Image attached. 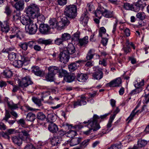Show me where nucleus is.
I'll return each mask as SVG.
<instances>
[{
  "label": "nucleus",
  "mask_w": 149,
  "mask_h": 149,
  "mask_svg": "<svg viewBox=\"0 0 149 149\" xmlns=\"http://www.w3.org/2000/svg\"><path fill=\"white\" fill-rule=\"evenodd\" d=\"M25 107L26 109L28 111H35L39 110L38 109H35L33 108L32 107H30L29 106H25Z\"/></svg>",
  "instance_id": "nucleus-60"
},
{
  "label": "nucleus",
  "mask_w": 149,
  "mask_h": 149,
  "mask_svg": "<svg viewBox=\"0 0 149 149\" xmlns=\"http://www.w3.org/2000/svg\"><path fill=\"white\" fill-rule=\"evenodd\" d=\"M49 72L45 77L47 81H54L55 74L58 73V68L55 66L49 67L48 68Z\"/></svg>",
  "instance_id": "nucleus-4"
},
{
  "label": "nucleus",
  "mask_w": 149,
  "mask_h": 149,
  "mask_svg": "<svg viewBox=\"0 0 149 149\" xmlns=\"http://www.w3.org/2000/svg\"><path fill=\"white\" fill-rule=\"evenodd\" d=\"M58 3L61 6H63L66 3V0H58Z\"/></svg>",
  "instance_id": "nucleus-63"
},
{
  "label": "nucleus",
  "mask_w": 149,
  "mask_h": 149,
  "mask_svg": "<svg viewBox=\"0 0 149 149\" xmlns=\"http://www.w3.org/2000/svg\"><path fill=\"white\" fill-rule=\"evenodd\" d=\"M82 60H79L74 62L71 63L68 66V69L71 72H73L77 69L78 67L79 66L80 64L84 62Z\"/></svg>",
  "instance_id": "nucleus-9"
},
{
  "label": "nucleus",
  "mask_w": 149,
  "mask_h": 149,
  "mask_svg": "<svg viewBox=\"0 0 149 149\" xmlns=\"http://www.w3.org/2000/svg\"><path fill=\"white\" fill-rule=\"evenodd\" d=\"M5 13H6L7 15H9L11 13V11L8 6H6L5 8Z\"/></svg>",
  "instance_id": "nucleus-61"
},
{
  "label": "nucleus",
  "mask_w": 149,
  "mask_h": 149,
  "mask_svg": "<svg viewBox=\"0 0 149 149\" xmlns=\"http://www.w3.org/2000/svg\"><path fill=\"white\" fill-rule=\"evenodd\" d=\"M19 46L22 49L26 51L28 48V45L27 42H24L23 43H20L19 45Z\"/></svg>",
  "instance_id": "nucleus-45"
},
{
  "label": "nucleus",
  "mask_w": 149,
  "mask_h": 149,
  "mask_svg": "<svg viewBox=\"0 0 149 149\" xmlns=\"http://www.w3.org/2000/svg\"><path fill=\"white\" fill-rule=\"evenodd\" d=\"M133 6L132 4L129 3H125L124 4V8L126 10H133Z\"/></svg>",
  "instance_id": "nucleus-42"
},
{
  "label": "nucleus",
  "mask_w": 149,
  "mask_h": 149,
  "mask_svg": "<svg viewBox=\"0 0 149 149\" xmlns=\"http://www.w3.org/2000/svg\"><path fill=\"white\" fill-rule=\"evenodd\" d=\"M137 112H132L130 116L127 119V121H128L127 123H129V122L132 120L133 118L135 115L136 114Z\"/></svg>",
  "instance_id": "nucleus-54"
},
{
  "label": "nucleus",
  "mask_w": 149,
  "mask_h": 149,
  "mask_svg": "<svg viewBox=\"0 0 149 149\" xmlns=\"http://www.w3.org/2000/svg\"><path fill=\"white\" fill-rule=\"evenodd\" d=\"M58 140L57 137H54L51 140V143L52 145L55 146L58 143Z\"/></svg>",
  "instance_id": "nucleus-47"
},
{
  "label": "nucleus",
  "mask_w": 149,
  "mask_h": 149,
  "mask_svg": "<svg viewBox=\"0 0 149 149\" xmlns=\"http://www.w3.org/2000/svg\"><path fill=\"white\" fill-rule=\"evenodd\" d=\"M117 113H115L111 115L109 120L108 121V123L107 125V127L108 128H110L112 126V123L113 122V120L115 118Z\"/></svg>",
  "instance_id": "nucleus-30"
},
{
  "label": "nucleus",
  "mask_w": 149,
  "mask_h": 149,
  "mask_svg": "<svg viewBox=\"0 0 149 149\" xmlns=\"http://www.w3.org/2000/svg\"><path fill=\"white\" fill-rule=\"evenodd\" d=\"M74 37L72 38V40L77 41L78 40H79L80 39H79V34L78 32H76L73 35Z\"/></svg>",
  "instance_id": "nucleus-53"
},
{
  "label": "nucleus",
  "mask_w": 149,
  "mask_h": 149,
  "mask_svg": "<svg viewBox=\"0 0 149 149\" xmlns=\"http://www.w3.org/2000/svg\"><path fill=\"white\" fill-rule=\"evenodd\" d=\"M81 141V139L78 138L72 139L70 142V145L73 146L78 144Z\"/></svg>",
  "instance_id": "nucleus-27"
},
{
  "label": "nucleus",
  "mask_w": 149,
  "mask_h": 149,
  "mask_svg": "<svg viewBox=\"0 0 149 149\" xmlns=\"http://www.w3.org/2000/svg\"><path fill=\"white\" fill-rule=\"evenodd\" d=\"M13 142L15 144L20 146L22 143V138L19 136H15L12 138Z\"/></svg>",
  "instance_id": "nucleus-19"
},
{
  "label": "nucleus",
  "mask_w": 149,
  "mask_h": 149,
  "mask_svg": "<svg viewBox=\"0 0 149 149\" xmlns=\"http://www.w3.org/2000/svg\"><path fill=\"white\" fill-rule=\"evenodd\" d=\"M122 146L121 143L116 144L112 145L109 149H121Z\"/></svg>",
  "instance_id": "nucleus-44"
},
{
  "label": "nucleus",
  "mask_w": 149,
  "mask_h": 149,
  "mask_svg": "<svg viewBox=\"0 0 149 149\" xmlns=\"http://www.w3.org/2000/svg\"><path fill=\"white\" fill-rule=\"evenodd\" d=\"M3 74L5 77L9 78L12 76V72L10 70H6L3 71Z\"/></svg>",
  "instance_id": "nucleus-34"
},
{
  "label": "nucleus",
  "mask_w": 149,
  "mask_h": 149,
  "mask_svg": "<svg viewBox=\"0 0 149 149\" xmlns=\"http://www.w3.org/2000/svg\"><path fill=\"white\" fill-rule=\"evenodd\" d=\"M69 23V21L63 19L61 21L57 22L56 28L58 29H61L64 26L68 25Z\"/></svg>",
  "instance_id": "nucleus-18"
},
{
  "label": "nucleus",
  "mask_w": 149,
  "mask_h": 149,
  "mask_svg": "<svg viewBox=\"0 0 149 149\" xmlns=\"http://www.w3.org/2000/svg\"><path fill=\"white\" fill-rule=\"evenodd\" d=\"M32 84L33 82L30 77L26 76L22 79L20 85L22 87H26Z\"/></svg>",
  "instance_id": "nucleus-13"
},
{
  "label": "nucleus",
  "mask_w": 149,
  "mask_h": 149,
  "mask_svg": "<svg viewBox=\"0 0 149 149\" xmlns=\"http://www.w3.org/2000/svg\"><path fill=\"white\" fill-rule=\"evenodd\" d=\"M52 40L50 39L44 40V45H50L52 44Z\"/></svg>",
  "instance_id": "nucleus-62"
},
{
  "label": "nucleus",
  "mask_w": 149,
  "mask_h": 149,
  "mask_svg": "<svg viewBox=\"0 0 149 149\" xmlns=\"http://www.w3.org/2000/svg\"><path fill=\"white\" fill-rule=\"evenodd\" d=\"M89 18L87 13H85L82 15L80 18V21L84 26L87 25Z\"/></svg>",
  "instance_id": "nucleus-17"
},
{
  "label": "nucleus",
  "mask_w": 149,
  "mask_h": 149,
  "mask_svg": "<svg viewBox=\"0 0 149 149\" xmlns=\"http://www.w3.org/2000/svg\"><path fill=\"white\" fill-rule=\"evenodd\" d=\"M122 50L124 51L125 54H127L128 52H130L131 49L130 47L123 46Z\"/></svg>",
  "instance_id": "nucleus-51"
},
{
  "label": "nucleus",
  "mask_w": 149,
  "mask_h": 149,
  "mask_svg": "<svg viewBox=\"0 0 149 149\" xmlns=\"http://www.w3.org/2000/svg\"><path fill=\"white\" fill-rule=\"evenodd\" d=\"M102 14L103 16L106 18L111 17L113 15L112 12L108 11L106 8L105 11Z\"/></svg>",
  "instance_id": "nucleus-39"
},
{
  "label": "nucleus",
  "mask_w": 149,
  "mask_h": 149,
  "mask_svg": "<svg viewBox=\"0 0 149 149\" xmlns=\"http://www.w3.org/2000/svg\"><path fill=\"white\" fill-rule=\"evenodd\" d=\"M20 11H17L15 15L13 16V18L16 20L18 19L20 17L21 13Z\"/></svg>",
  "instance_id": "nucleus-59"
},
{
  "label": "nucleus",
  "mask_w": 149,
  "mask_h": 149,
  "mask_svg": "<svg viewBox=\"0 0 149 149\" xmlns=\"http://www.w3.org/2000/svg\"><path fill=\"white\" fill-rule=\"evenodd\" d=\"M18 124H20L22 127L26 125L25 121L23 118L17 121Z\"/></svg>",
  "instance_id": "nucleus-58"
},
{
  "label": "nucleus",
  "mask_w": 149,
  "mask_h": 149,
  "mask_svg": "<svg viewBox=\"0 0 149 149\" xmlns=\"http://www.w3.org/2000/svg\"><path fill=\"white\" fill-rule=\"evenodd\" d=\"M65 15L70 19L75 17L77 15V7L76 5H70L66 6L64 11Z\"/></svg>",
  "instance_id": "nucleus-3"
},
{
  "label": "nucleus",
  "mask_w": 149,
  "mask_h": 149,
  "mask_svg": "<svg viewBox=\"0 0 149 149\" xmlns=\"http://www.w3.org/2000/svg\"><path fill=\"white\" fill-rule=\"evenodd\" d=\"M17 54L15 52H10L8 54L9 59L11 61H13L17 58Z\"/></svg>",
  "instance_id": "nucleus-36"
},
{
  "label": "nucleus",
  "mask_w": 149,
  "mask_h": 149,
  "mask_svg": "<svg viewBox=\"0 0 149 149\" xmlns=\"http://www.w3.org/2000/svg\"><path fill=\"white\" fill-rule=\"evenodd\" d=\"M99 117L96 115H94L93 117L87 121H85L83 122L84 124H87V126L88 129L83 132L84 134L88 136L92 134V131L95 132L98 130L100 128V126L97 123V119Z\"/></svg>",
  "instance_id": "nucleus-2"
},
{
  "label": "nucleus",
  "mask_w": 149,
  "mask_h": 149,
  "mask_svg": "<svg viewBox=\"0 0 149 149\" xmlns=\"http://www.w3.org/2000/svg\"><path fill=\"white\" fill-rule=\"evenodd\" d=\"M106 32V29L104 27H101L99 31V36L102 37L103 35L105 34Z\"/></svg>",
  "instance_id": "nucleus-50"
},
{
  "label": "nucleus",
  "mask_w": 149,
  "mask_h": 149,
  "mask_svg": "<svg viewBox=\"0 0 149 149\" xmlns=\"http://www.w3.org/2000/svg\"><path fill=\"white\" fill-rule=\"evenodd\" d=\"M31 19H28L25 17L22 18V19L21 20V22L22 24L24 25H29V23L31 21H32Z\"/></svg>",
  "instance_id": "nucleus-41"
},
{
  "label": "nucleus",
  "mask_w": 149,
  "mask_h": 149,
  "mask_svg": "<svg viewBox=\"0 0 149 149\" xmlns=\"http://www.w3.org/2000/svg\"><path fill=\"white\" fill-rule=\"evenodd\" d=\"M88 37L86 36L83 39H80L79 40V43L80 46H84L88 42Z\"/></svg>",
  "instance_id": "nucleus-29"
},
{
  "label": "nucleus",
  "mask_w": 149,
  "mask_h": 149,
  "mask_svg": "<svg viewBox=\"0 0 149 149\" xmlns=\"http://www.w3.org/2000/svg\"><path fill=\"white\" fill-rule=\"evenodd\" d=\"M145 99L144 101V103L147 104L149 103V84L148 85L145 90Z\"/></svg>",
  "instance_id": "nucleus-28"
},
{
  "label": "nucleus",
  "mask_w": 149,
  "mask_h": 149,
  "mask_svg": "<svg viewBox=\"0 0 149 149\" xmlns=\"http://www.w3.org/2000/svg\"><path fill=\"white\" fill-rule=\"evenodd\" d=\"M104 6H105L102 3L98 5V7L95 12V16L98 17L99 19H100L103 15V12L105 11V8Z\"/></svg>",
  "instance_id": "nucleus-8"
},
{
  "label": "nucleus",
  "mask_w": 149,
  "mask_h": 149,
  "mask_svg": "<svg viewBox=\"0 0 149 149\" xmlns=\"http://www.w3.org/2000/svg\"><path fill=\"white\" fill-rule=\"evenodd\" d=\"M24 0H20L16 1L13 6L17 11H21L24 9Z\"/></svg>",
  "instance_id": "nucleus-11"
},
{
  "label": "nucleus",
  "mask_w": 149,
  "mask_h": 149,
  "mask_svg": "<svg viewBox=\"0 0 149 149\" xmlns=\"http://www.w3.org/2000/svg\"><path fill=\"white\" fill-rule=\"evenodd\" d=\"M141 8V7H140V6L136 3L134 6H133V10H132L138 12L140 10Z\"/></svg>",
  "instance_id": "nucleus-52"
},
{
  "label": "nucleus",
  "mask_w": 149,
  "mask_h": 149,
  "mask_svg": "<svg viewBox=\"0 0 149 149\" xmlns=\"http://www.w3.org/2000/svg\"><path fill=\"white\" fill-rule=\"evenodd\" d=\"M1 135L3 137L8 140L10 139V137L7 133L3 132L1 134Z\"/></svg>",
  "instance_id": "nucleus-64"
},
{
  "label": "nucleus",
  "mask_w": 149,
  "mask_h": 149,
  "mask_svg": "<svg viewBox=\"0 0 149 149\" xmlns=\"http://www.w3.org/2000/svg\"><path fill=\"white\" fill-rule=\"evenodd\" d=\"M63 51H65V52L68 55L72 54L75 53L73 57H78L80 55V52L79 51L75 52L74 47L72 44L68 45L67 47L64 48Z\"/></svg>",
  "instance_id": "nucleus-6"
},
{
  "label": "nucleus",
  "mask_w": 149,
  "mask_h": 149,
  "mask_svg": "<svg viewBox=\"0 0 149 149\" xmlns=\"http://www.w3.org/2000/svg\"><path fill=\"white\" fill-rule=\"evenodd\" d=\"M35 115L32 112H29L27 115L26 118L28 120L32 121H34L36 118Z\"/></svg>",
  "instance_id": "nucleus-32"
},
{
  "label": "nucleus",
  "mask_w": 149,
  "mask_h": 149,
  "mask_svg": "<svg viewBox=\"0 0 149 149\" xmlns=\"http://www.w3.org/2000/svg\"><path fill=\"white\" fill-rule=\"evenodd\" d=\"M58 72L59 73V77H64L66 76V75L67 74L68 72L66 70H63V69H60L59 68H58Z\"/></svg>",
  "instance_id": "nucleus-37"
},
{
  "label": "nucleus",
  "mask_w": 149,
  "mask_h": 149,
  "mask_svg": "<svg viewBox=\"0 0 149 149\" xmlns=\"http://www.w3.org/2000/svg\"><path fill=\"white\" fill-rule=\"evenodd\" d=\"M38 29V26L33 22L31 21L29 25H26L25 27L26 32L30 34H34L36 32Z\"/></svg>",
  "instance_id": "nucleus-5"
},
{
  "label": "nucleus",
  "mask_w": 149,
  "mask_h": 149,
  "mask_svg": "<svg viewBox=\"0 0 149 149\" xmlns=\"http://www.w3.org/2000/svg\"><path fill=\"white\" fill-rule=\"evenodd\" d=\"M141 88L139 87H136V88L132 90L130 93L131 95H134L135 94L139 93L141 91Z\"/></svg>",
  "instance_id": "nucleus-46"
},
{
  "label": "nucleus",
  "mask_w": 149,
  "mask_h": 149,
  "mask_svg": "<svg viewBox=\"0 0 149 149\" xmlns=\"http://www.w3.org/2000/svg\"><path fill=\"white\" fill-rule=\"evenodd\" d=\"M37 118L38 119L43 120L46 118V116L42 112H38L37 114Z\"/></svg>",
  "instance_id": "nucleus-48"
},
{
  "label": "nucleus",
  "mask_w": 149,
  "mask_h": 149,
  "mask_svg": "<svg viewBox=\"0 0 149 149\" xmlns=\"http://www.w3.org/2000/svg\"><path fill=\"white\" fill-rule=\"evenodd\" d=\"M11 31L13 33H17V38L21 40L22 38H23L22 35V32L20 31V29L16 26H13L12 27Z\"/></svg>",
  "instance_id": "nucleus-14"
},
{
  "label": "nucleus",
  "mask_w": 149,
  "mask_h": 149,
  "mask_svg": "<svg viewBox=\"0 0 149 149\" xmlns=\"http://www.w3.org/2000/svg\"><path fill=\"white\" fill-rule=\"evenodd\" d=\"M138 5L141 7L142 9L143 8L144 6H146V4L144 1L143 0L142 1V0H139L136 3Z\"/></svg>",
  "instance_id": "nucleus-49"
},
{
  "label": "nucleus",
  "mask_w": 149,
  "mask_h": 149,
  "mask_svg": "<svg viewBox=\"0 0 149 149\" xmlns=\"http://www.w3.org/2000/svg\"><path fill=\"white\" fill-rule=\"evenodd\" d=\"M32 100L33 102L38 106L40 107L42 105L41 101L42 100L41 99H40L37 97H33Z\"/></svg>",
  "instance_id": "nucleus-40"
},
{
  "label": "nucleus",
  "mask_w": 149,
  "mask_h": 149,
  "mask_svg": "<svg viewBox=\"0 0 149 149\" xmlns=\"http://www.w3.org/2000/svg\"><path fill=\"white\" fill-rule=\"evenodd\" d=\"M49 23L52 28H56L57 22L55 18L51 19L49 21Z\"/></svg>",
  "instance_id": "nucleus-33"
},
{
  "label": "nucleus",
  "mask_w": 149,
  "mask_h": 149,
  "mask_svg": "<svg viewBox=\"0 0 149 149\" xmlns=\"http://www.w3.org/2000/svg\"><path fill=\"white\" fill-rule=\"evenodd\" d=\"M8 108L11 110H15L18 109L19 105V104H15L13 102H10L8 101H7Z\"/></svg>",
  "instance_id": "nucleus-26"
},
{
  "label": "nucleus",
  "mask_w": 149,
  "mask_h": 149,
  "mask_svg": "<svg viewBox=\"0 0 149 149\" xmlns=\"http://www.w3.org/2000/svg\"><path fill=\"white\" fill-rule=\"evenodd\" d=\"M88 78L87 75L86 74H79L77 76V79L80 82H84Z\"/></svg>",
  "instance_id": "nucleus-25"
},
{
  "label": "nucleus",
  "mask_w": 149,
  "mask_h": 149,
  "mask_svg": "<svg viewBox=\"0 0 149 149\" xmlns=\"http://www.w3.org/2000/svg\"><path fill=\"white\" fill-rule=\"evenodd\" d=\"M50 29L48 25L44 24H40L39 27L40 32L42 34L47 33Z\"/></svg>",
  "instance_id": "nucleus-16"
},
{
  "label": "nucleus",
  "mask_w": 149,
  "mask_h": 149,
  "mask_svg": "<svg viewBox=\"0 0 149 149\" xmlns=\"http://www.w3.org/2000/svg\"><path fill=\"white\" fill-rule=\"evenodd\" d=\"M38 6L35 3H31L25 9V12L29 17L34 19L37 18L39 24H42L45 19L44 16L39 13Z\"/></svg>",
  "instance_id": "nucleus-1"
},
{
  "label": "nucleus",
  "mask_w": 149,
  "mask_h": 149,
  "mask_svg": "<svg viewBox=\"0 0 149 149\" xmlns=\"http://www.w3.org/2000/svg\"><path fill=\"white\" fill-rule=\"evenodd\" d=\"M56 116L54 113H51L48 114L47 118V122L50 123H53L55 120Z\"/></svg>",
  "instance_id": "nucleus-24"
},
{
  "label": "nucleus",
  "mask_w": 149,
  "mask_h": 149,
  "mask_svg": "<svg viewBox=\"0 0 149 149\" xmlns=\"http://www.w3.org/2000/svg\"><path fill=\"white\" fill-rule=\"evenodd\" d=\"M31 71L34 74L38 76L42 77L45 72L43 70H41L38 66H33L31 68Z\"/></svg>",
  "instance_id": "nucleus-12"
},
{
  "label": "nucleus",
  "mask_w": 149,
  "mask_h": 149,
  "mask_svg": "<svg viewBox=\"0 0 149 149\" xmlns=\"http://www.w3.org/2000/svg\"><path fill=\"white\" fill-rule=\"evenodd\" d=\"M1 30L3 32L7 33L8 32L10 28L9 23L7 21H4L3 23L0 22Z\"/></svg>",
  "instance_id": "nucleus-15"
},
{
  "label": "nucleus",
  "mask_w": 149,
  "mask_h": 149,
  "mask_svg": "<svg viewBox=\"0 0 149 149\" xmlns=\"http://www.w3.org/2000/svg\"><path fill=\"white\" fill-rule=\"evenodd\" d=\"M77 133L76 131L70 130L66 133V136L70 138H72L76 135Z\"/></svg>",
  "instance_id": "nucleus-38"
},
{
  "label": "nucleus",
  "mask_w": 149,
  "mask_h": 149,
  "mask_svg": "<svg viewBox=\"0 0 149 149\" xmlns=\"http://www.w3.org/2000/svg\"><path fill=\"white\" fill-rule=\"evenodd\" d=\"M65 51L61 52L59 55V61L65 64L66 63L69 59V55L65 52Z\"/></svg>",
  "instance_id": "nucleus-10"
},
{
  "label": "nucleus",
  "mask_w": 149,
  "mask_h": 149,
  "mask_svg": "<svg viewBox=\"0 0 149 149\" xmlns=\"http://www.w3.org/2000/svg\"><path fill=\"white\" fill-rule=\"evenodd\" d=\"M103 73L100 69H98L93 75V78L97 80H99L103 77Z\"/></svg>",
  "instance_id": "nucleus-21"
},
{
  "label": "nucleus",
  "mask_w": 149,
  "mask_h": 149,
  "mask_svg": "<svg viewBox=\"0 0 149 149\" xmlns=\"http://www.w3.org/2000/svg\"><path fill=\"white\" fill-rule=\"evenodd\" d=\"M61 38L64 41L70 39L71 38V36L68 33H65L62 35Z\"/></svg>",
  "instance_id": "nucleus-43"
},
{
  "label": "nucleus",
  "mask_w": 149,
  "mask_h": 149,
  "mask_svg": "<svg viewBox=\"0 0 149 149\" xmlns=\"http://www.w3.org/2000/svg\"><path fill=\"white\" fill-rule=\"evenodd\" d=\"M64 79L67 82H70L74 80V77L73 74H70L65 77Z\"/></svg>",
  "instance_id": "nucleus-31"
},
{
  "label": "nucleus",
  "mask_w": 149,
  "mask_h": 149,
  "mask_svg": "<svg viewBox=\"0 0 149 149\" xmlns=\"http://www.w3.org/2000/svg\"><path fill=\"white\" fill-rule=\"evenodd\" d=\"M24 149H36V148L32 144L29 143L26 146Z\"/></svg>",
  "instance_id": "nucleus-56"
},
{
  "label": "nucleus",
  "mask_w": 149,
  "mask_h": 149,
  "mask_svg": "<svg viewBox=\"0 0 149 149\" xmlns=\"http://www.w3.org/2000/svg\"><path fill=\"white\" fill-rule=\"evenodd\" d=\"M21 60H16L13 62V65L16 68H19L22 66L23 63L30 61L29 58L25 56H21Z\"/></svg>",
  "instance_id": "nucleus-7"
},
{
  "label": "nucleus",
  "mask_w": 149,
  "mask_h": 149,
  "mask_svg": "<svg viewBox=\"0 0 149 149\" xmlns=\"http://www.w3.org/2000/svg\"><path fill=\"white\" fill-rule=\"evenodd\" d=\"M147 142L144 140H139L138 141L137 146H134V149H139L144 147L147 144Z\"/></svg>",
  "instance_id": "nucleus-22"
},
{
  "label": "nucleus",
  "mask_w": 149,
  "mask_h": 149,
  "mask_svg": "<svg viewBox=\"0 0 149 149\" xmlns=\"http://www.w3.org/2000/svg\"><path fill=\"white\" fill-rule=\"evenodd\" d=\"M136 16L137 18L141 20H143L145 19L146 15L144 13L140 12L136 14Z\"/></svg>",
  "instance_id": "nucleus-35"
},
{
  "label": "nucleus",
  "mask_w": 149,
  "mask_h": 149,
  "mask_svg": "<svg viewBox=\"0 0 149 149\" xmlns=\"http://www.w3.org/2000/svg\"><path fill=\"white\" fill-rule=\"evenodd\" d=\"M121 80L118 78L110 82L109 84V86L111 87H116L119 86L121 84Z\"/></svg>",
  "instance_id": "nucleus-20"
},
{
  "label": "nucleus",
  "mask_w": 149,
  "mask_h": 149,
  "mask_svg": "<svg viewBox=\"0 0 149 149\" xmlns=\"http://www.w3.org/2000/svg\"><path fill=\"white\" fill-rule=\"evenodd\" d=\"M49 130L52 133H56L58 130V128L57 125L53 123H50L48 127Z\"/></svg>",
  "instance_id": "nucleus-23"
},
{
  "label": "nucleus",
  "mask_w": 149,
  "mask_h": 149,
  "mask_svg": "<svg viewBox=\"0 0 149 149\" xmlns=\"http://www.w3.org/2000/svg\"><path fill=\"white\" fill-rule=\"evenodd\" d=\"M63 41L61 38H58L55 40V43L56 45H59L62 44Z\"/></svg>",
  "instance_id": "nucleus-55"
},
{
  "label": "nucleus",
  "mask_w": 149,
  "mask_h": 149,
  "mask_svg": "<svg viewBox=\"0 0 149 149\" xmlns=\"http://www.w3.org/2000/svg\"><path fill=\"white\" fill-rule=\"evenodd\" d=\"M11 115V113H10V112H6L5 117L3 118L2 120H5L6 122L8 121V119L10 117Z\"/></svg>",
  "instance_id": "nucleus-57"
}]
</instances>
